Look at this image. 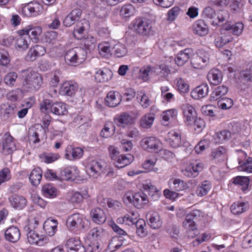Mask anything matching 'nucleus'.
<instances>
[{
    "mask_svg": "<svg viewBox=\"0 0 252 252\" xmlns=\"http://www.w3.org/2000/svg\"><path fill=\"white\" fill-rule=\"evenodd\" d=\"M22 88L27 92H34L40 89L43 84L41 74L31 68L21 72Z\"/></svg>",
    "mask_w": 252,
    "mask_h": 252,
    "instance_id": "obj_1",
    "label": "nucleus"
},
{
    "mask_svg": "<svg viewBox=\"0 0 252 252\" xmlns=\"http://www.w3.org/2000/svg\"><path fill=\"white\" fill-rule=\"evenodd\" d=\"M86 54V51L81 47L70 49L64 55L65 62L69 66H78L84 62Z\"/></svg>",
    "mask_w": 252,
    "mask_h": 252,
    "instance_id": "obj_2",
    "label": "nucleus"
},
{
    "mask_svg": "<svg viewBox=\"0 0 252 252\" xmlns=\"http://www.w3.org/2000/svg\"><path fill=\"white\" fill-rule=\"evenodd\" d=\"M38 224L39 221L36 218L30 219L28 225L25 226L24 230L27 232V239L29 243L41 246L47 239L42 235H39L34 230Z\"/></svg>",
    "mask_w": 252,
    "mask_h": 252,
    "instance_id": "obj_3",
    "label": "nucleus"
},
{
    "mask_svg": "<svg viewBox=\"0 0 252 252\" xmlns=\"http://www.w3.org/2000/svg\"><path fill=\"white\" fill-rule=\"evenodd\" d=\"M124 203L127 205L131 203L138 208H143L149 203L147 195L143 192L133 193L131 191L126 192L123 197Z\"/></svg>",
    "mask_w": 252,
    "mask_h": 252,
    "instance_id": "obj_4",
    "label": "nucleus"
},
{
    "mask_svg": "<svg viewBox=\"0 0 252 252\" xmlns=\"http://www.w3.org/2000/svg\"><path fill=\"white\" fill-rule=\"evenodd\" d=\"M66 226L70 230H81L86 228L88 221L83 215L75 213L69 216L66 219Z\"/></svg>",
    "mask_w": 252,
    "mask_h": 252,
    "instance_id": "obj_5",
    "label": "nucleus"
},
{
    "mask_svg": "<svg viewBox=\"0 0 252 252\" xmlns=\"http://www.w3.org/2000/svg\"><path fill=\"white\" fill-rule=\"evenodd\" d=\"M140 144L144 150L151 153H158L162 149L161 142L154 136L144 138L142 139Z\"/></svg>",
    "mask_w": 252,
    "mask_h": 252,
    "instance_id": "obj_6",
    "label": "nucleus"
},
{
    "mask_svg": "<svg viewBox=\"0 0 252 252\" xmlns=\"http://www.w3.org/2000/svg\"><path fill=\"white\" fill-rule=\"evenodd\" d=\"M133 28L136 33L147 35L150 32L152 29L151 22L145 18H136L133 21Z\"/></svg>",
    "mask_w": 252,
    "mask_h": 252,
    "instance_id": "obj_7",
    "label": "nucleus"
},
{
    "mask_svg": "<svg viewBox=\"0 0 252 252\" xmlns=\"http://www.w3.org/2000/svg\"><path fill=\"white\" fill-rule=\"evenodd\" d=\"M43 10L42 4L36 1H32L23 6L22 13L26 17H36L40 15L42 13Z\"/></svg>",
    "mask_w": 252,
    "mask_h": 252,
    "instance_id": "obj_8",
    "label": "nucleus"
},
{
    "mask_svg": "<svg viewBox=\"0 0 252 252\" xmlns=\"http://www.w3.org/2000/svg\"><path fill=\"white\" fill-rule=\"evenodd\" d=\"M90 197L87 188L82 189L80 192L71 191L67 193L68 200L73 205L80 204L84 199H88Z\"/></svg>",
    "mask_w": 252,
    "mask_h": 252,
    "instance_id": "obj_9",
    "label": "nucleus"
},
{
    "mask_svg": "<svg viewBox=\"0 0 252 252\" xmlns=\"http://www.w3.org/2000/svg\"><path fill=\"white\" fill-rule=\"evenodd\" d=\"M16 149L13 138L9 133H5L0 143V152L4 155L11 154Z\"/></svg>",
    "mask_w": 252,
    "mask_h": 252,
    "instance_id": "obj_10",
    "label": "nucleus"
},
{
    "mask_svg": "<svg viewBox=\"0 0 252 252\" xmlns=\"http://www.w3.org/2000/svg\"><path fill=\"white\" fill-rule=\"evenodd\" d=\"M157 67L159 72V75L161 74L162 76H167L169 74L175 73L178 69L174 59L172 58H170L168 60L160 64Z\"/></svg>",
    "mask_w": 252,
    "mask_h": 252,
    "instance_id": "obj_11",
    "label": "nucleus"
},
{
    "mask_svg": "<svg viewBox=\"0 0 252 252\" xmlns=\"http://www.w3.org/2000/svg\"><path fill=\"white\" fill-rule=\"evenodd\" d=\"M79 170L75 165H68L64 167L60 173L63 180L73 181L79 176Z\"/></svg>",
    "mask_w": 252,
    "mask_h": 252,
    "instance_id": "obj_12",
    "label": "nucleus"
},
{
    "mask_svg": "<svg viewBox=\"0 0 252 252\" xmlns=\"http://www.w3.org/2000/svg\"><path fill=\"white\" fill-rule=\"evenodd\" d=\"M42 30L40 26L29 25L22 30H19L18 33H24L30 36L31 41L37 42L42 33Z\"/></svg>",
    "mask_w": 252,
    "mask_h": 252,
    "instance_id": "obj_13",
    "label": "nucleus"
},
{
    "mask_svg": "<svg viewBox=\"0 0 252 252\" xmlns=\"http://www.w3.org/2000/svg\"><path fill=\"white\" fill-rule=\"evenodd\" d=\"M136 118L127 112L117 115L114 118V122L119 127L123 128L132 125L135 122Z\"/></svg>",
    "mask_w": 252,
    "mask_h": 252,
    "instance_id": "obj_14",
    "label": "nucleus"
},
{
    "mask_svg": "<svg viewBox=\"0 0 252 252\" xmlns=\"http://www.w3.org/2000/svg\"><path fill=\"white\" fill-rule=\"evenodd\" d=\"M103 166L102 163L95 160L90 161L86 166V171L88 175L93 178H97L103 171Z\"/></svg>",
    "mask_w": 252,
    "mask_h": 252,
    "instance_id": "obj_15",
    "label": "nucleus"
},
{
    "mask_svg": "<svg viewBox=\"0 0 252 252\" xmlns=\"http://www.w3.org/2000/svg\"><path fill=\"white\" fill-rule=\"evenodd\" d=\"M28 135L29 140L33 143L39 142L40 138H46L45 131L40 126L30 127L29 129Z\"/></svg>",
    "mask_w": 252,
    "mask_h": 252,
    "instance_id": "obj_16",
    "label": "nucleus"
},
{
    "mask_svg": "<svg viewBox=\"0 0 252 252\" xmlns=\"http://www.w3.org/2000/svg\"><path fill=\"white\" fill-rule=\"evenodd\" d=\"M46 53L45 48L40 45L32 46L28 51L25 59L28 62H33L38 58L43 56Z\"/></svg>",
    "mask_w": 252,
    "mask_h": 252,
    "instance_id": "obj_17",
    "label": "nucleus"
},
{
    "mask_svg": "<svg viewBox=\"0 0 252 252\" xmlns=\"http://www.w3.org/2000/svg\"><path fill=\"white\" fill-rule=\"evenodd\" d=\"M78 89V84L73 81L64 82L61 86L59 93L63 95L73 96Z\"/></svg>",
    "mask_w": 252,
    "mask_h": 252,
    "instance_id": "obj_18",
    "label": "nucleus"
},
{
    "mask_svg": "<svg viewBox=\"0 0 252 252\" xmlns=\"http://www.w3.org/2000/svg\"><path fill=\"white\" fill-rule=\"evenodd\" d=\"M84 153L82 148L72 146H68L65 151V158L70 161H74L80 159Z\"/></svg>",
    "mask_w": 252,
    "mask_h": 252,
    "instance_id": "obj_19",
    "label": "nucleus"
},
{
    "mask_svg": "<svg viewBox=\"0 0 252 252\" xmlns=\"http://www.w3.org/2000/svg\"><path fill=\"white\" fill-rule=\"evenodd\" d=\"M158 67L151 66H146L142 67L139 71V78L144 81H148L152 75H158Z\"/></svg>",
    "mask_w": 252,
    "mask_h": 252,
    "instance_id": "obj_20",
    "label": "nucleus"
},
{
    "mask_svg": "<svg viewBox=\"0 0 252 252\" xmlns=\"http://www.w3.org/2000/svg\"><path fill=\"white\" fill-rule=\"evenodd\" d=\"M82 14L81 9L76 8L72 10L65 18L63 21L65 27H70L80 18Z\"/></svg>",
    "mask_w": 252,
    "mask_h": 252,
    "instance_id": "obj_21",
    "label": "nucleus"
},
{
    "mask_svg": "<svg viewBox=\"0 0 252 252\" xmlns=\"http://www.w3.org/2000/svg\"><path fill=\"white\" fill-rule=\"evenodd\" d=\"M58 221L57 220L48 218L44 222L43 229L46 235L54 236L57 231Z\"/></svg>",
    "mask_w": 252,
    "mask_h": 252,
    "instance_id": "obj_22",
    "label": "nucleus"
},
{
    "mask_svg": "<svg viewBox=\"0 0 252 252\" xmlns=\"http://www.w3.org/2000/svg\"><path fill=\"white\" fill-rule=\"evenodd\" d=\"M90 214L93 221L96 224H103L106 220V215L101 208H96L92 210Z\"/></svg>",
    "mask_w": 252,
    "mask_h": 252,
    "instance_id": "obj_23",
    "label": "nucleus"
},
{
    "mask_svg": "<svg viewBox=\"0 0 252 252\" xmlns=\"http://www.w3.org/2000/svg\"><path fill=\"white\" fill-rule=\"evenodd\" d=\"M112 76V71L106 68L99 69L94 74V79L97 82H107L111 79Z\"/></svg>",
    "mask_w": 252,
    "mask_h": 252,
    "instance_id": "obj_24",
    "label": "nucleus"
},
{
    "mask_svg": "<svg viewBox=\"0 0 252 252\" xmlns=\"http://www.w3.org/2000/svg\"><path fill=\"white\" fill-rule=\"evenodd\" d=\"M147 218L148 224L152 228L156 229L161 226L162 221L158 213L151 211L147 215Z\"/></svg>",
    "mask_w": 252,
    "mask_h": 252,
    "instance_id": "obj_25",
    "label": "nucleus"
},
{
    "mask_svg": "<svg viewBox=\"0 0 252 252\" xmlns=\"http://www.w3.org/2000/svg\"><path fill=\"white\" fill-rule=\"evenodd\" d=\"M15 40V48L19 50H26L31 43L30 36L24 33H18Z\"/></svg>",
    "mask_w": 252,
    "mask_h": 252,
    "instance_id": "obj_26",
    "label": "nucleus"
},
{
    "mask_svg": "<svg viewBox=\"0 0 252 252\" xmlns=\"http://www.w3.org/2000/svg\"><path fill=\"white\" fill-rule=\"evenodd\" d=\"M121 98V95L118 92L110 91L107 94L105 102L109 107H115L120 103Z\"/></svg>",
    "mask_w": 252,
    "mask_h": 252,
    "instance_id": "obj_27",
    "label": "nucleus"
},
{
    "mask_svg": "<svg viewBox=\"0 0 252 252\" xmlns=\"http://www.w3.org/2000/svg\"><path fill=\"white\" fill-rule=\"evenodd\" d=\"M9 201L13 208L18 210L23 209L27 203V201L25 197L16 194L10 196Z\"/></svg>",
    "mask_w": 252,
    "mask_h": 252,
    "instance_id": "obj_28",
    "label": "nucleus"
},
{
    "mask_svg": "<svg viewBox=\"0 0 252 252\" xmlns=\"http://www.w3.org/2000/svg\"><path fill=\"white\" fill-rule=\"evenodd\" d=\"M191 107V108H190V115H191V117L190 116V121H193L192 126L196 133H199L205 126V123L202 119L197 118L195 109L192 107Z\"/></svg>",
    "mask_w": 252,
    "mask_h": 252,
    "instance_id": "obj_29",
    "label": "nucleus"
},
{
    "mask_svg": "<svg viewBox=\"0 0 252 252\" xmlns=\"http://www.w3.org/2000/svg\"><path fill=\"white\" fill-rule=\"evenodd\" d=\"M133 160V156L130 154H127L119 155L114 161L115 167L120 169L129 165Z\"/></svg>",
    "mask_w": 252,
    "mask_h": 252,
    "instance_id": "obj_30",
    "label": "nucleus"
},
{
    "mask_svg": "<svg viewBox=\"0 0 252 252\" xmlns=\"http://www.w3.org/2000/svg\"><path fill=\"white\" fill-rule=\"evenodd\" d=\"M5 239L11 243H16L20 238V232L16 226H11L5 231Z\"/></svg>",
    "mask_w": 252,
    "mask_h": 252,
    "instance_id": "obj_31",
    "label": "nucleus"
},
{
    "mask_svg": "<svg viewBox=\"0 0 252 252\" xmlns=\"http://www.w3.org/2000/svg\"><path fill=\"white\" fill-rule=\"evenodd\" d=\"M192 31L194 33L202 36L208 34L209 29L204 20H199L193 25Z\"/></svg>",
    "mask_w": 252,
    "mask_h": 252,
    "instance_id": "obj_32",
    "label": "nucleus"
},
{
    "mask_svg": "<svg viewBox=\"0 0 252 252\" xmlns=\"http://www.w3.org/2000/svg\"><path fill=\"white\" fill-rule=\"evenodd\" d=\"M68 252H85V248L81 245L80 241L75 238L68 239L66 243Z\"/></svg>",
    "mask_w": 252,
    "mask_h": 252,
    "instance_id": "obj_33",
    "label": "nucleus"
},
{
    "mask_svg": "<svg viewBox=\"0 0 252 252\" xmlns=\"http://www.w3.org/2000/svg\"><path fill=\"white\" fill-rule=\"evenodd\" d=\"M222 73L218 69L213 68L210 70L207 75L209 82L213 85H218L222 80Z\"/></svg>",
    "mask_w": 252,
    "mask_h": 252,
    "instance_id": "obj_34",
    "label": "nucleus"
},
{
    "mask_svg": "<svg viewBox=\"0 0 252 252\" xmlns=\"http://www.w3.org/2000/svg\"><path fill=\"white\" fill-rule=\"evenodd\" d=\"M16 108V104L4 103L0 105V113L3 117L9 118L14 114Z\"/></svg>",
    "mask_w": 252,
    "mask_h": 252,
    "instance_id": "obj_35",
    "label": "nucleus"
},
{
    "mask_svg": "<svg viewBox=\"0 0 252 252\" xmlns=\"http://www.w3.org/2000/svg\"><path fill=\"white\" fill-rule=\"evenodd\" d=\"M211 157L216 162L224 161L227 159L226 149L221 146L219 147L212 152Z\"/></svg>",
    "mask_w": 252,
    "mask_h": 252,
    "instance_id": "obj_36",
    "label": "nucleus"
},
{
    "mask_svg": "<svg viewBox=\"0 0 252 252\" xmlns=\"http://www.w3.org/2000/svg\"><path fill=\"white\" fill-rule=\"evenodd\" d=\"M209 88L207 84H202L194 89L191 92V96L195 99H198L205 97L208 93Z\"/></svg>",
    "mask_w": 252,
    "mask_h": 252,
    "instance_id": "obj_37",
    "label": "nucleus"
},
{
    "mask_svg": "<svg viewBox=\"0 0 252 252\" xmlns=\"http://www.w3.org/2000/svg\"><path fill=\"white\" fill-rule=\"evenodd\" d=\"M181 138L180 133L174 130L169 131L166 138V141L173 148L179 146L181 143Z\"/></svg>",
    "mask_w": 252,
    "mask_h": 252,
    "instance_id": "obj_38",
    "label": "nucleus"
},
{
    "mask_svg": "<svg viewBox=\"0 0 252 252\" xmlns=\"http://www.w3.org/2000/svg\"><path fill=\"white\" fill-rule=\"evenodd\" d=\"M229 14L227 11L222 10H219L216 13V16L214 17L212 24L219 26H222L224 22H227L229 18ZM226 23H227L226 22Z\"/></svg>",
    "mask_w": 252,
    "mask_h": 252,
    "instance_id": "obj_39",
    "label": "nucleus"
},
{
    "mask_svg": "<svg viewBox=\"0 0 252 252\" xmlns=\"http://www.w3.org/2000/svg\"><path fill=\"white\" fill-rule=\"evenodd\" d=\"M200 216V211L198 210H194L190 212V236L192 237L198 234V231L196 227L194 220H197Z\"/></svg>",
    "mask_w": 252,
    "mask_h": 252,
    "instance_id": "obj_40",
    "label": "nucleus"
},
{
    "mask_svg": "<svg viewBox=\"0 0 252 252\" xmlns=\"http://www.w3.org/2000/svg\"><path fill=\"white\" fill-rule=\"evenodd\" d=\"M136 12L135 7L131 4L123 5L120 11V15L122 18L127 20L133 16Z\"/></svg>",
    "mask_w": 252,
    "mask_h": 252,
    "instance_id": "obj_41",
    "label": "nucleus"
},
{
    "mask_svg": "<svg viewBox=\"0 0 252 252\" xmlns=\"http://www.w3.org/2000/svg\"><path fill=\"white\" fill-rule=\"evenodd\" d=\"M228 91V87L225 85L220 86L215 89L210 97L211 101H217L221 98L222 96L226 94Z\"/></svg>",
    "mask_w": 252,
    "mask_h": 252,
    "instance_id": "obj_42",
    "label": "nucleus"
},
{
    "mask_svg": "<svg viewBox=\"0 0 252 252\" xmlns=\"http://www.w3.org/2000/svg\"><path fill=\"white\" fill-rule=\"evenodd\" d=\"M155 119V115L153 113L145 114L140 120V126L143 128H150L152 127Z\"/></svg>",
    "mask_w": 252,
    "mask_h": 252,
    "instance_id": "obj_43",
    "label": "nucleus"
},
{
    "mask_svg": "<svg viewBox=\"0 0 252 252\" xmlns=\"http://www.w3.org/2000/svg\"><path fill=\"white\" fill-rule=\"evenodd\" d=\"M66 105L62 102H56L52 104V113L58 116H63L67 113Z\"/></svg>",
    "mask_w": 252,
    "mask_h": 252,
    "instance_id": "obj_44",
    "label": "nucleus"
},
{
    "mask_svg": "<svg viewBox=\"0 0 252 252\" xmlns=\"http://www.w3.org/2000/svg\"><path fill=\"white\" fill-rule=\"evenodd\" d=\"M6 98L12 102L20 101L23 98V93L21 89L16 88L9 91L6 95Z\"/></svg>",
    "mask_w": 252,
    "mask_h": 252,
    "instance_id": "obj_45",
    "label": "nucleus"
},
{
    "mask_svg": "<svg viewBox=\"0 0 252 252\" xmlns=\"http://www.w3.org/2000/svg\"><path fill=\"white\" fill-rule=\"evenodd\" d=\"M168 185L170 189L176 191L183 190L187 188V184L183 180L177 178L170 179Z\"/></svg>",
    "mask_w": 252,
    "mask_h": 252,
    "instance_id": "obj_46",
    "label": "nucleus"
},
{
    "mask_svg": "<svg viewBox=\"0 0 252 252\" xmlns=\"http://www.w3.org/2000/svg\"><path fill=\"white\" fill-rule=\"evenodd\" d=\"M223 29L227 31L231 30L233 34L239 35L243 31L244 25L241 22H238L232 25L228 23L225 24Z\"/></svg>",
    "mask_w": 252,
    "mask_h": 252,
    "instance_id": "obj_47",
    "label": "nucleus"
},
{
    "mask_svg": "<svg viewBox=\"0 0 252 252\" xmlns=\"http://www.w3.org/2000/svg\"><path fill=\"white\" fill-rule=\"evenodd\" d=\"M249 209V205L243 202L234 203L230 207L231 212L234 215H240Z\"/></svg>",
    "mask_w": 252,
    "mask_h": 252,
    "instance_id": "obj_48",
    "label": "nucleus"
},
{
    "mask_svg": "<svg viewBox=\"0 0 252 252\" xmlns=\"http://www.w3.org/2000/svg\"><path fill=\"white\" fill-rule=\"evenodd\" d=\"M42 191L43 195L48 198H55L58 195L57 189L51 184H46L42 187Z\"/></svg>",
    "mask_w": 252,
    "mask_h": 252,
    "instance_id": "obj_49",
    "label": "nucleus"
},
{
    "mask_svg": "<svg viewBox=\"0 0 252 252\" xmlns=\"http://www.w3.org/2000/svg\"><path fill=\"white\" fill-rule=\"evenodd\" d=\"M42 170L39 167L35 168L32 170L30 175L29 179L33 185L36 186L39 184L42 178Z\"/></svg>",
    "mask_w": 252,
    "mask_h": 252,
    "instance_id": "obj_50",
    "label": "nucleus"
},
{
    "mask_svg": "<svg viewBox=\"0 0 252 252\" xmlns=\"http://www.w3.org/2000/svg\"><path fill=\"white\" fill-rule=\"evenodd\" d=\"M143 188L145 190L149 191V195L151 196L154 200H157L159 198L160 195L159 190L151 183L144 184Z\"/></svg>",
    "mask_w": 252,
    "mask_h": 252,
    "instance_id": "obj_51",
    "label": "nucleus"
},
{
    "mask_svg": "<svg viewBox=\"0 0 252 252\" xmlns=\"http://www.w3.org/2000/svg\"><path fill=\"white\" fill-rule=\"evenodd\" d=\"M189 50L188 48L180 51L176 59H174L175 64L178 68L179 66L183 65L189 59Z\"/></svg>",
    "mask_w": 252,
    "mask_h": 252,
    "instance_id": "obj_52",
    "label": "nucleus"
},
{
    "mask_svg": "<svg viewBox=\"0 0 252 252\" xmlns=\"http://www.w3.org/2000/svg\"><path fill=\"white\" fill-rule=\"evenodd\" d=\"M80 40L81 44L89 50L94 49L96 43V38L91 35L84 36Z\"/></svg>",
    "mask_w": 252,
    "mask_h": 252,
    "instance_id": "obj_53",
    "label": "nucleus"
},
{
    "mask_svg": "<svg viewBox=\"0 0 252 252\" xmlns=\"http://www.w3.org/2000/svg\"><path fill=\"white\" fill-rule=\"evenodd\" d=\"M136 227V234L140 237L143 238L147 236L148 232L146 227L145 221L142 219H140L135 223Z\"/></svg>",
    "mask_w": 252,
    "mask_h": 252,
    "instance_id": "obj_54",
    "label": "nucleus"
},
{
    "mask_svg": "<svg viewBox=\"0 0 252 252\" xmlns=\"http://www.w3.org/2000/svg\"><path fill=\"white\" fill-rule=\"evenodd\" d=\"M231 133L230 131L224 129L220 132H216L214 138L216 143H221L230 138Z\"/></svg>",
    "mask_w": 252,
    "mask_h": 252,
    "instance_id": "obj_55",
    "label": "nucleus"
},
{
    "mask_svg": "<svg viewBox=\"0 0 252 252\" xmlns=\"http://www.w3.org/2000/svg\"><path fill=\"white\" fill-rule=\"evenodd\" d=\"M233 183L242 187V189L245 191L248 189L250 178L246 176H237L233 179Z\"/></svg>",
    "mask_w": 252,
    "mask_h": 252,
    "instance_id": "obj_56",
    "label": "nucleus"
},
{
    "mask_svg": "<svg viewBox=\"0 0 252 252\" xmlns=\"http://www.w3.org/2000/svg\"><path fill=\"white\" fill-rule=\"evenodd\" d=\"M211 189V182L209 181L205 180L201 183L200 186L197 187L196 193L198 196H203L206 195Z\"/></svg>",
    "mask_w": 252,
    "mask_h": 252,
    "instance_id": "obj_57",
    "label": "nucleus"
},
{
    "mask_svg": "<svg viewBox=\"0 0 252 252\" xmlns=\"http://www.w3.org/2000/svg\"><path fill=\"white\" fill-rule=\"evenodd\" d=\"M115 131V125L110 123L105 124L103 128L101 130L100 134L102 137L107 138L113 135Z\"/></svg>",
    "mask_w": 252,
    "mask_h": 252,
    "instance_id": "obj_58",
    "label": "nucleus"
},
{
    "mask_svg": "<svg viewBox=\"0 0 252 252\" xmlns=\"http://www.w3.org/2000/svg\"><path fill=\"white\" fill-rule=\"evenodd\" d=\"M138 102L143 108H148L151 104V100L149 97L143 92H138L137 94Z\"/></svg>",
    "mask_w": 252,
    "mask_h": 252,
    "instance_id": "obj_59",
    "label": "nucleus"
},
{
    "mask_svg": "<svg viewBox=\"0 0 252 252\" xmlns=\"http://www.w3.org/2000/svg\"><path fill=\"white\" fill-rule=\"evenodd\" d=\"M97 48L99 54L102 57H106L111 54V47L108 42H101Z\"/></svg>",
    "mask_w": 252,
    "mask_h": 252,
    "instance_id": "obj_60",
    "label": "nucleus"
},
{
    "mask_svg": "<svg viewBox=\"0 0 252 252\" xmlns=\"http://www.w3.org/2000/svg\"><path fill=\"white\" fill-rule=\"evenodd\" d=\"M17 77L18 75L16 72H10L5 75L3 82L6 86L13 87L15 85Z\"/></svg>",
    "mask_w": 252,
    "mask_h": 252,
    "instance_id": "obj_61",
    "label": "nucleus"
},
{
    "mask_svg": "<svg viewBox=\"0 0 252 252\" xmlns=\"http://www.w3.org/2000/svg\"><path fill=\"white\" fill-rule=\"evenodd\" d=\"M122 241L123 239L121 237L112 238L109 243L108 249L112 252L115 251L123 245Z\"/></svg>",
    "mask_w": 252,
    "mask_h": 252,
    "instance_id": "obj_62",
    "label": "nucleus"
},
{
    "mask_svg": "<svg viewBox=\"0 0 252 252\" xmlns=\"http://www.w3.org/2000/svg\"><path fill=\"white\" fill-rule=\"evenodd\" d=\"M60 156L57 153H44L40 155V158L41 160L47 163H50L57 160Z\"/></svg>",
    "mask_w": 252,
    "mask_h": 252,
    "instance_id": "obj_63",
    "label": "nucleus"
},
{
    "mask_svg": "<svg viewBox=\"0 0 252 252\" xmlns=\"http://www.w3.org/2000/svg\"><path fill=\"white\" fill-rule=\"evenodd\" d=\"M113 50L115 55L118 58L125 56L127 53V50L125 45L120 43L116 44L113 47Z\"/></svg>",
    "mask_w": 252,
    "mask_h": 252,
    "instance_id": "obj_64",
    "label": "nucleus"
}]
</instances>
